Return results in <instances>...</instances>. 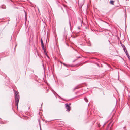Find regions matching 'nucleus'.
<instances>
[{
    "instance_id": "1",
    "label": "nucleus",
    "mask_w": 130,
    "mask_h": 130,
    "mask_svg": "<svg viewBox=\"0 0 130 130\" xmlns=\"http://www.w3.org/2000/svg\"><path fill=\"white\" fill-rule=\"evenodd\" d=\"M15 103L16 105L18 108V104L19 103V92L17 91H15Z\"/></svg>"
},
{
    "instance_id": "2",
    "label": "nucleus",
    "mask_w": 130,
    "mask_h": 130,
    "mask_svg": "<svg viewBox=\"0 0 130 130\" xmlns=\"http://www.w3.org/2000/svg\"><path fill=\"white\" fill-rule=\"evenodd\" d=\"M65 107H66L67 110L68 111L70 110V107L68 104H66L65 105Z\"/></svg>"
},
{
    "instance_id": "3",
    "label": "nucleus",
    "mask_w": 130,
    "mask_h": 130,
    "mask_svg": "<svg viewBox=\"0 0 130 130\" xmlns=\"http://www.w3.org/2000/svg\"><path fill=\"white\" fill-rule=\"evenodd\" d=\"M85 0H81L80 1V3L81 5L82 6L84 4Z\"/></svg>"
},
{
    "instance_id": "4",
    "label": "nucleus",
    "mask_w": 130,
    "mask_h": 130,
    "mask_svg": "<svg viewBox=\"0 0 130 130\" xmlns=\"http://www.w3.org/2000/svg\"><path fill=\"white\" fill-rule=\"evenodd\" d=\"M125 53L126 55H127V57H128V58H130V56L129 55L128 52H127V50H126V52H125Z\"/></svg>"
},
{
    "instance_id": "5",
    "label": "nucleus",
    "mask_w": 130,
    "mask_h": 130,
    "mask_svg": "<svg viewBox=\"0 0 130 130\" xmlns=\"http://www.w3.org/2000/svg\"><path fill=\"white\" fill-rule=\"evenodd\" d=\"M122 46L123 49V50H124V52H126V48H125V46L124 45Z\"/></svg>"
},
{
    "instance_id": "6",
    "label": "nucleus",
    "mask_w": 130,
    "mask_h": 130,
    "mask_svg": "<svg viewBox=\"0 0 130 130\" xmlns=\"http://www.w3.org/2000/svg\"><path fill=\"white\" fill-rule=\"evenodd\" d=\"M41 46L42 49H43L44 51L45 52V48H44V45H41Z\"/></svg>"
},
{
    "instance_id": "7",
    "label": "nucleus",
    "mask_w": 130,
    "mask_h": 130,
    "mask_svg": "<svg viewBox=\"0 0 130 130\" xmlns=\"http://www.w3.org/2000/svg\"><path fill=\"white\" fill-rule=\"evenodd\" d=\"M114 1H112V0H111L110 1V3L112 5H114Z\"/></svg>"
},
{
    "instance_id": "8",
    "label": "nucleus",
    "mask_w": 130,
    "mask_h": 130,
    "mask_svg": "<svg viewBox=\"0 0 130 130\" xmlns=\"http://www.w3.org/2000/svg\"><path fill=\"white\" fill-rule=\"evenodd\" d=\"M84 99L86 102H88V100L86 98H84Z\"/></svg>"
},
{
    "instance_id": "9",
    "label": "nucleus",
    "mask_w": 130,
    "mask_h": 130,
    "mask_svg": "<svg viewBox=\"0 0 130 130\" xmlns=\"http://www.w3.org/2000/svg\"><path fill=\"white\" fill-rule=\"evenodd\" d=\"M41 45H44L43 41L42 39H41Z\"/></svg>"
},
{
    "instance_id": "10",
    "label": "nucleus",
    "mask_w": 130,
    "mask_h": 130,
    "mask_svg": "<svg viewBox=\"0 0 130 130\" xmlns=\"http://www.w3.org/2000/svg\"><path fill=\"white\" fill-rule=\"evenodd\" d=\"M78 87H76L73 89V90L74 91L76 89L78 88Z\"/></svg>"
},
{
    "instance_id": "11",
    "label": "nucleus",
    "mask_w": 130,
    "mask_h": 130,
    "mask_svg": "<svg viewBox=\"0 0 130 130\" xmlns=\"http://www.w3.org/2000/svg\"><path fill=\"white\" fill-rule=\"evenodd\" d=\"M63 64L65 66H66V67H67L68 66V65H66V64L65 63H63Z\"/></svg>"
},
{
    "instance_id": "12",
    "label": "nucleus",
    "mask_w": 130,
    "mask_h": 130,
    "mask_svg": "<svg viewBox=\"0 0 130 130\" xmlns=\"http://www.w3.org/2000/svg\"><path fill=\"white\" fill-rule=\"evenodd\" d=\"M69 25H70V27H71V24L70 23V21H69Z\"/></svg>"
},
{
    "instance_id": "13",
    "label": "nucleus",
    "mask_w": 130,
    "mask_h": 130,
    "mask_svg": "<svg viewBox=\"0 0 130 130\" xmlns=\"http://www.w3.org/2000/svg\"><path fill=\"white\" fill-rule=\"evenodd\" d=\"M46 55L47 56V57L48 58H49V56H48V55H47V54H46Z\"/></svg>"
},
{
    "instance_id": "14",
    "label": "nucleus",
    "mask_w": 130,
    "mask_h": 130,
    "mask_svg": "<svg viewBox=\"0 0 130 130\" xmlns=\"http://www.w3.org/2000/svg\"><path fill=\"white\" fill-rule=\"evenodd\" d=\"M106 130H109V128H107Z\"/></svg>"
},
{
    "instance_id": "15",
    "label": "nucleus",
    "mask_w": 130,
    "mask_h": 130,
    "mask_svg": "<svg viewBox=\"0 0 130 130\" xmlns=\"http://www.w3.org/2000/svg\"><path fill=\"white\" fill-rule=\"evenodd\" d=\"M128 59H129L130 60V58H128Z\"/></svg>"
},
{
    "instance_id": "16",
    "label": "nucleus",
    "mask_w": 130,
    "mask_h": 130,
    "mask_svg": "<svg viewBox=\"0 0 130 130\" xmlns=\"http://www.w3.org/2000/svg\"><path fill=\"white\" fill-rule=\"evenodd\" d=\"M126 1H128L129 0H126Z\"/></svg>"
}]
</instances>
